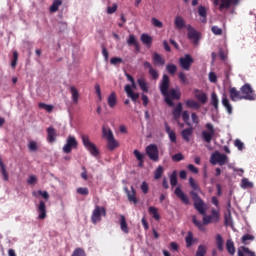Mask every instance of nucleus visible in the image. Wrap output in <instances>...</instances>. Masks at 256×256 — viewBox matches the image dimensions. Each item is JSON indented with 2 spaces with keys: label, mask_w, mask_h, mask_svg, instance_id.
Listing matches in <instances>:
<instances>
[{
  "label": "nucleus",
  "mask_w": 256,
  "mask_h": 256,
  "mask_svg": "<svg viewBox=\"0 0 256 256\" xmlns=\"http://www.w3.org/2000/svg\"><path fill=\"white\" fill-rule=\"evenodd\" d=\"M171 85V79L167 74L162 76V80L160 81V93L165 97V103L168 107H175V103L169 97V86Z\"/></svg>",
  "instance_id": "1"
},
{
  "label": "nucleus",
  "mask_w": 256,
  "mask_h": 256,
  "mask_svg": "<svg viewBox=\"0 0 256 256\" xmlns=\"http://www.w3.org/2000/svg\"><path fill=\"white\" fill-rule=\"evenodd\" d=\"M240 93L242 95V100L245 101H255L256 94L255 90H253V87H251V84L246 83L240 88Z\"/></svg>",
  "instance_id": "2"
},
{
  "label": "nucleus",
  "mask_w": 256,
  "mask_h": 256,
  "mask_svg": "<svg viewBox=\"0 0 256 256\" xmlns=\"http://www.w3.org/2000/svg\"><path fill=\"white\" fill-rule=\"evenodd\" d=\"M101 217H107V209L103 206L96 205L91 215L93 225L100 223Z\"/></svg>",
  "instance_id": "3"
},
{
  "label": "nucleus",
  "mask_w": 256,
  "mask_h": 256,
  "mask_svg": "<svg viewBox=\"0 0 256 256\" xmlns=\"http://www.w3.org/2000/svg\"><path fill=\"white\" fill-rule=\"evenodd\" d=\"M81 139L85 149H87V151H89V153L92 154L93 157H97L99 155V149H97V146L93 142H91L89 136L83 134L81 136Z\"/></svg>",
  "instance_id": "4"
},
{
  "label": "nucleus",
  "mask_w": 256,
  "mask_h": 256,
  "mask_svg": "<svg viewBox=\"0 0 256 256\" xmlns=\"http://www.w3.org/2000/svg\"><path fill=\"white\" fill-rule=\"evenodd\" d=\"M190 195L194 201V209L200 213V215H206L205 212V202H203V199L197 194L195 191H191Z\"/></svg>",
  "instance_id": "5"
},
{
  "label": "nucleus",
  "mask_w": 256,
  "mask_h": 256,
  "mask_svg": "<svg viewBox=\"0 0 256 256\" xmlns=\"http://www.w3.org/2000/svg\"><path fill=\"white\" fill-rule=\"evenodd\" d=\"M227 161H229V157H227V155L222 154L219 151H215L211 157H210V163L212 165H220L221 167H223V165H225L227 163Z\"/></svg>",
  "instance_id": "6"
},
{
  "label": "nucleus",
  "mask_w": 256,
  "mask_h": 256,
  "mask_svg": "<svg viewBox=\"0 0 256 256\" xmlns=\"http://www.w3.org/2000/svg\"><path fill=\"white\" fill-rule=\"evenodd\" d=\"M205 128L207 130L202 131V139L205 143H211L213 137H215V126L211 122L206 123Z\"/></svg>",
  "instance_id": "7"
},
{
  "label": "nucleus",
  "mask_w": 256,
  "mask_h": 256,
  "mask_svg": "<svg viewBox=\"0 0 256 256\" xmlns=\"http://www.w3.org/2000/svg\"><path fill=\"white\" fill-rule=\"evenodd\" d=\"M146 155L150 161L157 163L159 161V148L155 144H150L146 147Z\"/></svg>",
  "instance_id": "8"
},
{
  "label": "nucleus",
  "mask_w": 256,
  "mask_h": 256,
  "mask_svg": "<svg viewBox=\"0 0 256 256\" xmlns=\"http://www.w3.org/2000/svg\"><path fill=\"white\" fill-rule=\"evenodd\" d=\"M78 145L79 142H77V138H75L74 136H68L66 144L63 146V151L65 153H71L73 149H77Z\"/></svg>",
  "instance_id": "9"
},
{
  "label": "nucleus",
  "mask_w": 256,
  "mask_h": 256,
  "mask_svg": "<svg viewBox=\"0 0 256 256\" xmlns=\"http://www.w3.org/2000/svg\"><path fill=\"white\" fill-rule=\"evenodd\" d=\"M214 5H219L220 11L229 9L231 5H239V0H214Z\"/></svg>",
  "instance_id": "10"
},
{
  "label": "nucleus",
  "mask_w": 256,
  "mask_h": 256,
  "mask_svg": "<svg viewBox=\"0 0 256 256\" xmlns=\"http://www.w3.org/2000/svg\"><path fill=\"white\" fill-rule=\"evenodd\" d=\"M194 61L195 60H193V57H191L189 54H186L184 57L179 59L180 66L184 69V71H189Z\"/></svg>",
  "instance_id": "11"
},
{
  "label": "nucleus",
  "mask_w": 256,
  "mask_h": 256,
  "mask_svg": "<svg viewBox=\"0 0 256 256\" xmlns=\"http://www.w3.org/2000/svg\"><path fill=\"white\" fill-rule=\"evenodd\" d=\"M143 67H144V69H148V74L151 76V78L154 81H157V79H159V71H157V69L153 68V65L150 64L149 61L143 62Z\"/></svg>",
  "instance_id": "12"
},
{
  "label": "nucleus",
  "mask_w": 256,
  "mask_h": 256,
  "mask_svg": "<svg viewBox=\"0 0 256 256\" xmlns=\"http://www.w3.org/2000/svg\"><path fill=\"white\" fill-rule=\"evenodd\" d=\"M187 30H188V39H190V41H193L194 45H198L199 32H197V30H195V28H193L191 25H188Z\"/></svg>",
  "instance_id": "13"
},
{
  "label": "nucleus",
  "mask_w": 256,
  "mask_h": 256,
  "mask_svg": "<svg viewBox=\"0 0 256 256\" xmlns=\"http://www.w3.org/2000/svg\"><path fill=\"white\" fill-rule=\"evenodd\" d=\"M37 211L39 213L38 219L43 220L47 218V205H45V201L43 200L39 201Z\"/></svg>",
  "instance_id": "14"
},
{
  "label": "nucleus",
  "mask_w": 256,
  "mask_h": 256,
  "mask_svg": "<svg viewBox=\"0 0 256 256\" xmlns=\"http://www.w3.org/2000/svg\"><path fill=\"white\" fill-rule=\"evenodd\" d=\"M125 192L130 203H134V205H137V203H139V200H137V192L135 191V188H133V186H131V191H129L128 188H125Z\"/></svg>",
  "instance_id": "15"
},
{
  "label": "nucleus",
  "mask_w": 256,
  "mask_h": 256,
  "mask_svg": "<svg viewBox=\"0 0 256 256\" xmlns=\"http://www.w3.org/2000/svg\"><path fill=\"white\" fill-rule=\"evenodd\" d=\"M174 194L178 199H180V201H182V203H184V205H189V197H187L186 193L181 190V187H177Z\"/></svg>",
  "instance_id": "16"
},
{
  "label": "nucleus",
  "mask_w": 256,
  "mask_h": 256,
  "mask_svg": "<svg viewBox=\"0 0 256 256\" xmlns=\"http://www.w3.org/2000/svg\"><path fill=\"white\" fill-rule=\"evenodd\" d=\"M229 95L231 101H243V96L241 95V91L237 90V88L232 87L229 89Z\"/></svg>",
  "instance_id": "17"
},
{
  "label": "nucleus",
  "mask_w": 256,
  "mask_h": 256,
  "mask_svg": "<svg viewBox=\"0 0 256 256\" xmlns=\"http://www.w3.org/2000/svg\"><path fill=\"white\" fill-rule=\"evenodd\" d=\"M152 61L153 64L156 65V67H163V65H165V58H163V56H161V54L154 52L152 54Z\"/></svg>",
  "instance_id": "18"
},
{
  "label": "nucleus",
  "mask_w": 256,
  "mask_h": 256,
  "mask_svg": "<svg viewBox=\"0 0 256 256\" xmlns=\"http://www.w3.org/2000/svg\"><path fill=\"white\" fill-rule=\"evenodd\" d=\"M47 141L48 143H55L57 141V131L53 126L47 128Z\"/></svg>",
  "instance_id": "19"
},
{
  "label": "nucleus",
  "mask_w": 256,
  "mask_h": 256,
  "mask_svg": "<svg viewBox=\"0 0 256 256\" xmlns=\"http://www.w3.org/2000/svg\"><path fill=\"white\" fill-rule=\"evenodd\" d=\"M174 27L178 31H181V29H185L187 27L185 18H183L182 16H176L174 19Z\"/></svg>",
  "instance_id": "20"
},
{
  "label": "nucleus",
  "mask_w": 256,
  "mask_h": 256,
  "mask_svg": "<svg viewBox=\"0 0 256 256\" xmlns=\"http://www.w3.org/2000/svg\"><path fill=\"white\" fill-rule=\"evenodd\" d=\"M140 41L147 47V49H151V46L153 45V37L149 34L143 33L140 37Z\"/></svg>",
  "instance_id": "21"
},
{
  "label": "nucleus",
  "mask_w": 256,
  "mask_h": 256,
  "mask_svg": "<svg viewBox=\"0 0 256 256\" xmlns=\"http://www.w3.org/2000/svg\"><path fill=\"white\" fill-rule=\"evenodd\" d=\"M215 244L220 253H223V251H225V241L223 240V236L221 234H216Z\"/></svg>",
  "instance_id": "22"
},
{
  "label": "nucleus",
  "mask_w": 256,
  "mask_h": 256,
  "mask_svg": "<svg viewBox=\"0 0 256 256\" xmlns=\"http://www.w3.org/2000/svg\"><path fill=\"white\" fill-rule=\"evenodd\" d=\"M125 91L127 97H129L134 103H137V99H139V93L133 92V89H131V85L129 84L125 86Z\"/></svg>",
  "instance_id": "23"
},
{
  "label": "nucleus",
  "mask_w": 256,
  "mask_h": 256,
  "mask_svg": "<svg viewBox=\"0 0 256 256\" xmlns=\"http://www.w3.org/2000/svg\"><path fill=\"white\" fill-rule=\"evenodd\" d=\"M181 113H183V104L179 102L172 111L173 119L179 121L181 119Z\"/></svg>",
  "instance_id": "24"
},
{
  "label": "nucleus",
  "mask_w": 256,
  "mask_h": 256,
  "mask_svg": "<svg viewBox=\"0 0 256 256\" xmlns=\"http://www.w3.org/2000/svg\"><path fill=\"white\" fill-rule=\"evenodd\" d=\"M198 15L200 17L201 23H207V8L203 5L198 7Z\"/></svg>",
  "instance_id": "25"
},
{
  "label": "nucleus",
  "mask_w": 256,
  "mask_h": 256,
  "mask_svg": "<svg viewBox=\"0 0 256 256\" xmlns=\"http://www.w3.org/2000/svg\"><path fill=\"white\" fill-rule=\"evenodd\" d=\"M238 256H256V253L254 251H251L248 247L241 246L238 249Z\"/></svg>",
  "instance_id": "26"
},
{
  "label": "nucleus",
  "mask_w": 256,
  "mask_h": 256,
  "mask_svg": "<svg viewBox=\"0 0 256 256\" xmlns=\"http://www.w3.org/2000/svg\"><path fill=\"white\" fill-rule=\"evenodd\" d=\"M182 139L189 143L191 141V135H193V127L186 128L181 132Z\"/></svg>",
  "instance_id": "27"
},
{
  "label": "nucleus",
  "mask_w": 256,
  "mask_h": 256,
  "mask_svg": "<svg viewBox=\"0 0 256 256\" xmlns=\"http://www.w3.org/2000/svg\"><path fill=\"white\" fill-rule=\"evenodd\" d=\"M222 105L225 107L227 113L231 115L233 113V106H231V103L229 102V98H227V95H223L222 97Z\"/></svg>",
  "instance_id": "28"
},
{
  "label": "nucleus",
  "mask_w": 256,
  "mask_h": 256,
  "mask_svg": "<svg viewBox=\"0 0 256 256\" xmlns=\"http://www.w3.org/2000/svg\"><path fill=\"white\" fill-rule=\"evenodd\" d=\"M194 95L196 99L200 101V103H203V105H205V103L207 102V94H205V92L196 89L194 90Z\"/></svg>",
  "instance_id": "29"
},
{
  "label": "nucleus",
  "mask_w": 256,
  "mask_h": 256,
  "mask_svg": "<svg viewBox=\"0 0 256 256\" xmlns=\"http://www.w3.org/2000/svg\"><path fill=\"white\" fill-rule=\"evenodd\" d=\"M107 103L110 109H115V107L117 106V94L115 92H112L108 96Z\"/></svg>",
  "instance_id": "30"
},
{
  "label": "nucleus",
  "mask_w": 256,
  "mask_h": 256,
  "mask_svg": "<svg viewBox=\"0 0 256 256\" xmlns=\"http://www.w3.org/2000/svg\"><path fill=\"white\" fill-rule=\"evenodd\" d=\"M120 228L123 233L126 235L129 234V226L127 225V219L125 218V215H120Z\"/></svg>",
  "instance_id": "31"
},
{
  "label": "nucleus",
  "mask_w": 256,
  "mask_h": 256,
  "mask_svg": "<svg viewBox=\"0 0 256 256\" xmlns=\"http://www.w3.org/2000/svg\"><path fill=\"white\" fill-rule=\"evenodd\" d=\"M165 128L171 143H177V135L175 134V131L171 130V127L167 123H165Z\"/></svg>",
  "instance_id": "32"
},
{
  "label": "nucleus",
  "mask_w": 256,
  "mask_h": 256,
  "mask_svg": "<svg viewBox=\"0 0 256 256\" xmlns=\"http://www.w3.org/2000/svg\"><path fill=\"white\" fill-rule=\"evenodd\" d=\"M63 5V1L61 0H54L52 5L49 8L50 13H57L59 11V7Z\"/></svg>",
  "instance_id": "33"
},
{
  "label": "nucleus",
  "mask_w": 256,
  "mask_h": 256,
  "mask_svg": "<svg viewBox=\"0 0 256 256\" xmlns=\"http://www.w3.org/2000/svg\"><path fill=\"white\" fill-rule=\"evenodd\" d=\"M137 83L141 91H143L144 93H149V86L147 85V81L145 80V78H139L137 80Z\"/></svg>",
  "instance_id": "34"
},
{
  "label": "nucleus",
  "mask_w": 256,
  "mask_h": 256,
  "mask_svg": "<svg viewBox=\"0 0 256 256\" xmlns=\"http://www.w3.org/2000/svg\"><path fill=\"white\" fill-rule=\"evenodd\" d=\"M70 93L72 95L73 103L75 104L79 103V90H77L75 86H70Z\"/></svg>",
  "instance_id": "35"
},
{
  "label": "nucleus",
  "mask_w": 256,
  "mask_h": 256,
  "mask_svg": "<svg viewBox=\"0 0 256 256\" xmlns=\"http://www.w3.org/2000/svg\"><path fill=\"white\" fill-rule=\"evenodd\" d=\"M102 135L104 139H106L107 141L115 138V136L113 135V131L110 128H106V127L102 128Z\"/></svg>",
  "instance_id": "36"
},
{
  "label": "nucleus",
  "mask_w": 256,
  "mask_h": 256,
  "mask_svg": "<svg viewBox=\"0 0 256 256\" xmlns=\"http://www.w3.org/2000/svg\"><path fill=\"white\" fill-rule=\"evenodd\" d=\"M226 249L229 255H235V242L232 239L226 241Z\"/></svg>",
  "instance_id": "37"
},
{
  "label": "nucleus",
  "mask_w": 256,
  "mask_h": 256,
  "mask_svg": "<svg viewBox=\"0 0 256 256\" xmlns=\"http://www.w3.org/2000/svg\"><path fill=\"white\" fill-rule=\"evenodd\" d=\"M209 216L211 217L213 223H219V219L221 218V214L219 210H216L215 208H213L211 210V215Z\"/></svg>",
  "instance_id": "38"
},
{
  "label": "nucleus",
  "mask_w": 256,
  "mask_h": 256,
  "mask_svg": "<svg viewBox=\"0 0 256 256\" xmlns=\"http://www.w3.org/2000/svg\"><path fill=\"white\" fill-rule=\"evenodd\" d=\"M107 147H108L109 151H115V149H117V147H119V142H117V140H115V138L107 140Z\"/></svg>",
  "instance_id": "39"
},
{
  "label": "nucleus",
  "mask_w": 256,
  "mask_h": 256,
  "mask_svg": "<svg viewBox=\"0 0 256 256\" xmlns=\"http://www.w3.org/2000/svg\"><path fill=\"white\" fill-rule=\"evenodd\" d=\"M163 173H165V168L159 165L154 171V179H156V181L161 179V177H163Z\"/></svg>",
  "instance_id": "40"
},
{
  "label": "nucleus",
  "mask_w": 256,
  "mask_h": 256,
  "mask_svg": "<svg viewBox=\"0 0 256 256\" xmlns=\"http://www.w3.org/2000/svg\"><path fill=\"white\" fill-rule=\"evenodd\" d=\"M185 105H186V107H188L189 109H200V107H201V105L198 104L197 101L191 100V99L186 100Z\"/></svg>",
  "instance_id": "41"
},
{
  "label": "nucleus",
  "mask_w": 256,
  "mask_h": 256,
  "mask_svg": "<svg viewBox=\"0 0 256 256\" xmlns=\"http://www.w3.org/2000/svg\"><path fill=\"white\" fill-rule=\"evenodd\" d=\"M148 211H149L150 215L153 216V219H155L156 221H159V219H161V216L159 215L157 208L150 206L148 208Z\"/></svg>",
  "instance_id": "42"
},
{
  "label": "nucleus",
  "mask_w": 256,
  "mask_h": 256,
  "mask_svg": "<svg viewBox=\"0 0 256 256\" xmlns=\"http://www.w3.org/2000/svg\"><path fill=\"white\" fill-rule=\"evenodd\" d=\"M192 223L197 227L200 231H205V224L203 222L197 220V216L192 217Z\"/></svg>",
  "instance_id": "43"
},
{
  "label": "nucleus",
  "mask_w": 256,
  "mask_h": 256,
  "mask_svg": "<svg viewBox=\"0 0 256 256\" xmlns=\"http://www.w3.org/2000/svg\"><path fill=\"white\" fill-rule=\"evenodd\" d=\"M0 169L3 176L4 181H9V174L7 173V168H5V164L3 160L0 159Z\"/></svg>",
  "instance_id": "44"
},
{
  "label": "nucleus",
  "mask_w": 256,
  "mask_h": 256,
  "mask_svg": "<svg viewBox=\"0 0 256 256\" xmlns=\"http://www.w3.org/2000/svg\"><path fill=\"white\" fill-rule=\"evenodd\" d=\"M211 104L213 105L214 109H216V111L219 109V98L215 92L211 94Z\"/></svg>",
  "instance_id": "45"
},
{
  "label": "nucleus",
  "mask_w": 256,
  "mask_h": 256,
  "mask_svg": "<svg viewBox=\"0 0 256 256\" xmlns=\"http://www.w3.org/2000/svg\"><path fill=\"white\" fill-rule=\"evenodd\" d=\"M241 187L242 189H253V184L249 181V179L243 178L241 180Z\"/></svg>",
  "instance_id": "46"
},
{
  "label": "nucleus",
  "mask_w": 256,
  "mask_h": 256,
  "mask_svg": "<svg viewBox=\"0 0 256 256\" xmlns=\"http://www.w3.org/2000/svg\"><path fill=\"white\" fill-rule=\"evenodd\" d=\"M169 97L170 99H176L177 101H179V99H181V93L177 92V90L175 89H171L170 91H168Z\"/></svg>",
  "instance_id": "47"
},
{
  "label": "nucleus",
  "mask_w": 256,
  "mask_h": 256,
  "mask_svg": "<svg viewBox=\"0 0 256 256\" xmlns=\"http://www.w3.org/2000/svg\"><path fill=\"white\" fill-rule=\"evenodd\" d=\"M205 255H207V246L199 245L196 251V256H205Z\"/></svg>",
  "instance_id": "48"
},
{
  "label": "nucleus",
  "mask_w": 256,
  "mask_h": 256,
  "mask_svg": "<svg viewBox=\"0 0 256 256\" xmlns=\"http://www.w3.org/2000/svg\"><path fill=\"white\" fill-rule=\"evenodd\" d=\"M189 185H190L191 189H193L194 191H201L199 184L197 182H195V178H193V177L189 178Z\"/></svg>",
  "instance_id": "49"
},
{
  "label": "nucleus",
  "mask_w": 256,
  "mask_h": 256,
  "mask_svg": "<svg viewBox=\"0 0 256 256\" xmlns=\"http://www.w3.org/2000/svg\"><path fill=\"white\" fill-rule=\"evenodd\" d=\"M39 109H45V111H47V113H52L53 112V105L50 104H45L43 102H40L38 104Z\"/></svg>",
  "instance_id": "50"
},
{
  "label": "nucleus",
  "mask_w": 256,
  "mask_h": 256,
  "mask_svg": "<svg viewBox=\"0 0 256 256\" xmlns=\"http://www.w3.org/2000/svg\"><path fill=\"white\" fill-rule=\"evenodd\" d=\"M166 71L170 75H175L177 73V65H175V64H167L166 65Z\"/></svg>",
  "instance_id": "51"
},
{
  "label": "nucleus",
  "mask_w": 256,
  "mask_h": 256,
  "mask_svg": "<svg viewBox=\"0 0 256 256\" xmlns=\"http://www.w3.org/2000/svg\"><path fill=\"white\" fill-rule=\"evenodd\" d=\"M19 61V53L17 51L13 52V59L11 61V67L12 69H15L17 67V62Z\"/></svg>",
  "instance_id": "52"
},
{
  "label": "nucleus",
  "mask_w": 256,
  "mask_h": 256,
  "mask_svg": "<svg viewBox=\"0 0 256 256\" xmlns=\"http://www.w3.org/2000/svg\"><path fill=\"white\" fill-rule=\"evenodd\" d=\"M255 240V236L251 235V234H245L242 237V243L244 245H249V243H247L248 241H254Z\"/></svg>",
  "instance_id": "53"
},
{
  "label": "nucleus",
  "mask_w": 256,
  "mask_h": 256,
  "mask_svg": "<svg viewBox=\"0 0 256 256\" xmlns=\"http://www.w3.org/2000/svg\"><path fill=\"white\" fill-rule=\"evenodd\" d=\"M226 227H231L233 225V218L231 217V211L228 212V215L224 217Z\"/></svg>",
  "instance_id": "54"
},
{
  "label": "nucleus",
  "mask_w": 256,
  "mask_h": 256,
  "mask_svg": "<svg viewBox=\"0 0 256 256\" xmlns=\"http://www.w3.org/2000/svg\"><path fill=\"white\" fill-rule=\"evenodd\" d=\"M170 185L175 187L177 185V171H173L170 175Z\"/></svg>",
  "instance_id": "55"
},
{
  "label": "nucleus",
  "mask_w": 256,
  "mask_h": 256,
  "mask_svg": "<svg viewBox=\"0 0 256 256\" xmlns=\"http://www.w3.org/2000/svg\"><path fill=\"white\" fill-rule=\"evenodd\" d=\"M182 119L188 127H191V122H189V111L185 110L182 112Z\"/></svg>",
  "instance_id": "56"
},
{
  "label": "nucleus",
  "mask_w": 256,
  "mask_h": 256,
  "mask_svg": "<svg viewBox=\"0 0 256 256\" xmlns=\"http://www.w3.org/2000/svg\"><path fill=\"white\" fill-rule=\"evenodd\" d=\"M76 193H78V195H85V196H87V195H89V188H87V187H79V188H77Z\"/></svg>",
  "instance_id": "57"
},
{
  "label": "nucleus",
  "mask_w": 256,
  "mask_h": 256,
  "mask_svg": "<svg viewBox=\"0 0 256 256\" xmlns=\"http://www.w3.org/2000/svg\"><path fill=\"white\" fill-rule=\"evenodd\" d=\"M185 241H186V247H191V245H193V233L189 232L185 238Z\"/></svg>",
  "instance_id": "58"
},
{
  "label": "nucleus",
  "mask_w": 256,
  "mask_h": 256,
  "mask_svg": "<svg viewBox=\"0 0 256 256\" xmlns=\"http://www.w3.org/2000/svg\"><path fill=\"white\" fill-rule=\"evenodd\" d=\"M178 77H179L181 83H183L184 85H189V79H187V76L184 74V72H180L178 74Z\"/></svg>",
  "instance_id": "59"
},
{
  "label": "nucleus",
  "mask_w": 256,
  "mask_h": 256,
  "mask_svg": "<svg viewBox=\"0 0 256 256\" xmlns=\"http://www.w3.org/2000/svg\"><path fill=\"white\" fill-rule=\"evenodd\" d=\"M71 256H87V255L85 254V250H83L82 248H76L73 251Z\"/></svg>",
  "instance_id": "60"
},
{
  "label": "nucleus",
  "mask_w": 256,
  "mask_h": 256,
  "mask_svg": "<svg viewBox=\"0 0 256 256\" xmlns=\"http://www.w3.org/2000/svg\"><path fill=\"white\" fill-rule=\"evenodd\" d=\"M183 159H185V156H183V154L181 153H177L172 156V161H175L176 163H179V161H183Z\"/></svg>",
  "instance_id": "61"
},
{
  "label": "nucleus",
  "mask_w": 256,
  "mask_h": 256,
  "mask_svg": "<svg viewBox=\"0 0 256 256\" xmlns=\"http://www.w3.org/2000/svg\"><path fill=\"white\" fill-rule=\"evenodd\" d=\"M128 45H134V47H137V39L135 38V35L131 34L127 40Z\"/></svg>",
  "instance_id": "62"
},
{
  "label": "nucleus",
  "mask_w": 256,
  "mask_h": 256,
  "mask_svg": "<svg viewBox=\"0 0 256 256\" xmlns=\"http://www.w3.org/2000/svg\"><path fill=\"white\" fill-rule=\"evenodd\" d=\"M140 189L142 191V193H144V195H147V193H149V184H147V182H142Z\"/></svg>",
  "instance_id": "63"
},
{
  "label": "nucleus",
  "mask_w": 256,
  "mask_h": 256,
  "mask_svg": "<svg viewBox=\"0 0 256 256\" xmlns=\"http://www.w3.org/2000/svg\"><path fill=\"white\" fill-rule=\"evenodd\" d=\"M111 65H119V63H123V58L113 57L110 59Z\"/></svg>",
  "instance_id": "64"
}]
</instances>
